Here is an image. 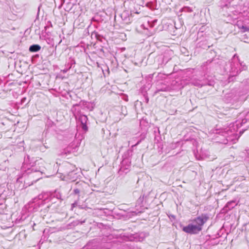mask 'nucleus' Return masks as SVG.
I'll return each instance as SVG.
<instances>
[{
	"label": "nucleus",
	"instance_id": "30",
	"mask_svg": "<svg viewBox=\"0 0 249 249\" xmlns=\"http://www.w3.org/2000/svg\"><path fill=\"white\" fill-rule=\"evenodd\" d=\"M155 140H157V141H159V139H160V136H157V135H155Z\"/></svg>",
	"mask_w": 249,
	"mask_h": 249
},
{
	"label": "nucleus",
	"instance_id": "13",
	"mask_svg": "<svg viewBox=\"0 0 249 249\" xmlns=\"http://www.w3.org/2000/svg\"><path fill=\"white\" fill-rule=\"evenodd\" d=\"M86 186V184L83 181H77L76 182L73 186L72 188L79 189L82 191H84V187Z\"/></svg>",
	"mask_w": 249,
	"mask_h": 249
},
{
	"label": "nucleus",
	"instance_id": "38",
	"mask_svg": "<svg viewBox=\"0 0 249 249\" xmlns=\"http://www.w3.org/2000/svg\"><path fill=\"white\" fill-rule=\"evenodd\" d=\"M141 141H139L137 142V143L135 144V145H138V144H139V143Z\"/></svg>",
	"mask_w": 249,
	"mask_h": 249
},
{
	"label": "nucleus",
	"instance_id": "36",
	"mask_svg": "<svg viewBox=\"0 0 249 249\" xmlns=\"http://www.w3.org/2000/svg\"><path fill=\"white\" fill-rule=\"evenodd\" d=\"M148 101H149L148 98L147 97H145V101H146V103H148Z\"/></svg>",
	"mask_w": 249,
	"mask_h": 249
},
{
	"label": "nucleus",
	"instance_id": "10",
	"mask_svg": "<svg viewBox=\"0 0 249 249\" xmlns=\"http://www.w3.org/2000/svg\"><path fill=\"white\" fill-rule=\"evenodd\" d=\"M238 201H236L235 200L230 201L227 203L224 208V210L226 212L230 211L234 208L238 204Z\"/></svg>",
	"mask_w": 249,
	"mask_h": 249
},
{
	"label": "nucleus",
	"instance_id": "7",
	"mask_svg": "<svg viewBox=\"0 0 249 249\" xmlns=\"http://www.w3.org/2000/svg\"><path fill=\"white\" fill-rule=\"evenodd\" d=\"M236 123L237 128L245 125L244 129L243 130L244 131L247 129L249 127V112H248L241 121H237Z\"/></svg>",
	"mask_w": 249,
	"mask_h": 249
},
{
	"label": "nucleus",
	"instance_id": "32",
	"mask_svg": "<svg viewBox=\"0 0 249 249\" xmlns=\"http://www.w3.org/2000/svg\"><path fill=\"white\" fill-rule=\"evenodd\" d=\"M157 131L158 132L159 134H160V130H159V128H157L156 130H154L155 133H156L157 132Z\"/></svg>",
	"mask_w": 249,
	"mask_h": 249
},
{
	"label": "nucleus",
	"instance_id": "18",
	"mask_svg": "<svg viewBox=\"0 0 249 249\" xmlns=\"http://www.w3.org/2000/svg\"><path fill=\"white\" fill-rule=\"evenodd\" d=\"M91 36H95L99 40H101V38H102V36L99 34H98V33L96 32H93L91 33Z\"/></svg>",
	"mask_w": 249,
	"mask_h": 249
},
{
	"label": "nucleus",
	"instance_id": "24",
	"mask_svg": "<svg viewBox=\"0 0 249 249\" xmlns=\"http://www.w3.org/2000/svg\"><path fill=\"white\" fill-rule=\"evenodd\" d=\"M80 223L79 221L77 220V221H73V222H71V224H70L69 225V226H77Z\"/></svg>",
	"mask_w": 249,
	"mask_h": 249
},
{
	"label": "nucleus",
	"instance_id": "33",
	"mask_svg": "<svg viewBox=\"0 0 249 249\" xmlns=\"http://www.w3.org/2000/svg\"><path fill=\"white\" fill-rule=\"evenodd\" d=\"M40 150L44 151L45 150V148H44V147L42 145L40 147Z\"/></svg>",
	"mask_w": 249,
	"mask_h": 249
},
{
	"label": "nucleus",
	"instance_id": "28",
	"mask_svg": "<svg viewBox=\"0 0 249 249\" xmlns=\"http://www.w3.org/2000/svg\"><path fill=\"white\" fill-rule=\"evenodd\" d=\"M242 30H243V31L244 32H246V31H249V28H248V27H246V26H242Z\"/></svg>",
	"mask_w": 249,
	"mask_h": 249
},
{
	"label": "nucleus",
	"instance_id": "14",
	"mask_svg": "<svg viewBox=\"0 0 249 249\" xmlns=\"http://www.w3.org/2000/svg\"><path fill=\"white\" fill-rule=\"evenodd\" d=\"M51 196L55 197L58 199H60L61 201L64 199L62 194L58 190H55L53 193L51 194Z\"/></svg>",
	"mask_w": 249,
	"mask_h": 249
},
{
	"label": "nucleus",
	"instance_id": "9",
	"mask_svg": "<svg viewBox=\"0 0 249 249\" xmlns=\"http://www.w3.org/2000/svg\"><path fill=\"white\" fill-rule=\"evenodd\" d=\"M87 120V116L85 115H80L79 117V121L81 123L82 128L85 131L88 130V126L86 125Z\"/></svg>",
	"mask_w": 249,
	"mask_h": 249
},
{
	"label": "nucleus",
	"instance_id": "31",
	"mask_svg": "<svg viewBox=\"0 0 249 249\" xmlns=\"http://www.w3.org/2000/svg\"><path fill=\"white\" fill-rule=\"evenodd\" d=\"M78 106V104H75V105H73V107H72V108H71V110L73 111V110H74V109L75 107L76 106Z\"/></svg>",
	"mask_w": 249,
	"mask_h": 249
},
{
	"label": "nucleus",
	"instance_id": "8",
	"mask_svg": "<svg viewBox=\"0 0 249 249\" xmlns=\"http://www.w3.org/2000/svg\"><path fill=\"white\" fill-rule=\"evenodd\" d=\"M159 59H160L161 61L159 64V67L163 68L164 66L171 60V57L168 53H166L162 56L160 57Z\"/></svg>",
	"mask_w": 249,
	"mask_h": 249
},
{
	"label": "nucleus",
	"instance_id": "23",
	"mask_svg": "<svg viewBox=\"0 0 249 249\" xmlns=\"http://www.w3.org/2000/svg\"><path fill=\"white\" fill-rule=\"evenodd\" d=\"M75 64V62L73 59H71L70 62L68 63V66L69 67L68 69H70L72 68L73 65Z\"/></svg>",
	"mask_w": 249,
	"mask_h": 249
},
{
	"label": "nucleus",
	"instance_id": "20",
	"mask_svg": "<svg viewBox=\"0 0 249 249\" xmlns=\"http://www.w3.org/2000/svg\"><path fill=\"white\" fill-rule=\"evenodd\" d=\"M157 22V19H154L151 21H148V24L149 25V27H150L151 28H153L155 26Z\"/></svg>",
	"mask_w": 249,
	"mask_h": 249
},
{
	"label": "nucleus",
	"instance_id": "17",
	"mask_svg": "<svg viewBox=\"0 0 249 249\" xmlns=\"http://www.w3.org/2000/svg\"><path fill=\"white\" fill-rule=\"evenodd\" d=\"M239 68V73H240L241 71L247 70V67L246 66V65L245 64H243L242 62H240Z\"/></svg>",
	"mask_w": 249,
	"mask_h": 249
},
{
	"label": "nucleus",
	"instance_id": "21",
	"mask_svg": "<svg viewBox=\"0 0 249 249\" xmlns=\"http://www.w3.org/2000/svg\"><path fill=\"white\" fill-rule=\"evenodd\" d=\"M143 201V196H140L138 199L137 200L136 204L138 206H141Z\"/></svg>",
	"mask_w": 249,
	"mask_h": 249
},
{
	"label": "nucleus",
	"instance_id": "6",
	"mask_svg": "<svg viewBox=\"0 0 249 249\" xmlns=\"http://www.w3.org/2000/svg\"><path fill=\"white\" fill-rule=\"evenodd\" d=\"M209 217L207 214H202L201 215L195 218L193 222L196 226L202 229L203 225L208 221Z\"/></svg>",
	"mask_w": 249,
	"mask_h": 249
},
{
	"label": "nucleus",
	"instance_id": "3",
	"mask_svg": "<svg viewBox=\"0 0 249 249\" xmlns=\"http://www.w3.org/2000/svg\"><path fill=\"white\" fill-rule=\"evenodd\" d=\"M34 164V162L31 160L30 156L27 155L24 158L23 165L21 167L22 172H24L27 174H30L33 172H40L39 170H37L35 168L33 167Z\"/></svg>",
	"mask_w": 249,
	"mask_h": 249
},
{
	"label": "nucleus",
	"instance_id": "26",
	"mask_svg": "<svg viewBox=\"0 0 249 249\" xmlns=\"http://www.w3.org/2000/svg\"><path fill=\"white\" fill-rule=\"evenodd\" d=\"M78 205V202L77 201H75L74 203H73L71 205V211L73 210V208L75 207H76Z\"/></svg>",
	"mask_w": 249,
	"mask_h": 249
},
{
	"label": "nucleus",
	"instance_id": "15",
	"mask_svg": "<svg viewBox=\"0 0 249 249\" xmlns=\"http://www.w3.org/2000/svg\"><path fill=\"white\" fill-rule=\"evenodd\" d=\"M41 49V47L38 44H34L29 47V51L31 52H37Z\"/></svg>",
	"mask_w": 249,
	"mask_h": 249
},
{
	"label": "nucleus",
	"instance_id": "22",
	"mask_svg": "<svg viewBox=\"0 0 249 249\" xmlns=\"http://www.w3.org/2000/svg\"><path fill=\"white\" fill-rule=\"evenodd\" d=\"M73 188V194H74L75 195H78V196H79L80 193L84 192L81 190H80L79 189H77L76 188Z\"/></svg>",
	"mask_w": 249,
	"mask_h": 249
},
{
	"label": "nucleus",
	"instance_id": "4",
	"mask_svg": "<svg viewBox=\"0 0 249 249\" xmlns=\"http://www.w3.org/2000/svg\"><path fill=\"white\" fill-rule=\"evenodd\" d=\"M191 83L195 86L202 87V86H205L206 85L213 86L215 83V82L212 77H208L202 81L198 79H194L192 80Z\"/></svg>",
	"mask_w": 249,
	"mask_h": 249
},
{
	"label": "nucleus",
	"instance_id": "2",
	"mask_svg": "<svg viewBox=\"0 0 249 249\" xmlns=\"http://www.w3.org/2000/svg\"><path fill=\"white\" fill-rule=\"evenodd\" d=\"M239 64L240 61L238 56L236 54H234L226 65L225 70L230 73L229 81L232 80V78L239 73Z\"/></svg>",
	"mask_w": 249,
	"mask_h": 249
},
{
	"label": "nucleus",
	"instance_id": "12",
	"mask_svg": "<svg viewBox=\"0 0 249 249\" xmlns=\"http://www.w3.org/2000/svg\"><path fill=\"white\" fill-rule=\"evenodd\" d=\"M170 90V88L164 84H161L160 86L158 85L157 88V90L155 91V93H158L160 91H168Z\"/></svg>",
	"mask_w": 249,
	"mask_h": 249
},
{
	"label": "nucleus",
	"instance_id": "39",
	"mask_svg": "<svg viewBox=\"0 0 249 249\" xmlns=\"http://www.w3.org/2000/svg\"><path fill=\"white\" fill-rule=\"evenodd\" d=\"M248 156L249 158V150L247 151Z\"/></svg>",
	"mask_w": 249,
	"mask_h": 249
},
{
	"label": "nucleus",
	"instance_id": "27",
	"mask_svg": "<svg viewBox=\"0 0 249 249\" xmlns=\"http://www.w3.org/2000/svg\"><path fill=\"white\" fill-rule=\"evenodd\" d=\"M42 195H39L38 198H35L33 200V202L36 203V202L38 200L41 199L42 198Z\"/></svg>",
	"mask_w": 249,
	"mask_h": 249
},
{
	"label": "nucleus",
	"instance_id": "11",
	"mask_svg": "<svg viewBox=\"0 0 249 249\" xmlns=\"http://www.w3.org/2000/svg\"><path fill=\"white\" fill-rule=\"evenodd\" d=\"M121 17L122 20L126 24H128L131 22L130 19L129 17V12L127 11H124L121 15Z\"/></svg>",
	"mask_w": 249,
	"mask_h": 249
},
{
	"label": "nucleus",
	"instance_id": "19",
	"mask_svg": "<svg viewBox=\"0 0 249 249\" xmlns=\"http://www.w3.org/2000/svg\"><path fill=\"white\" fill-rule=\"evenodd\" d=\"M205 26H202L199 30V31L197 33V37L199 36H203V33L205 30Z\"/></svg>",
	"mask_w": 249,
	"mask_h": 249
},
{
	"label": "nucleus",
	"instance_id": "29",
	"mask_svg": "<svg viewBox=\"0 0 249 249\" xmlns=\"http://www.w3.org/2000/svg\"><path fill=\"white\" fill-rule=\"evenodd\" d=\"M125 169H127V168H124V167L122 166L120 169V172H121L122 171H124Z\"/></svg>",
	"mask_w": 249,
	"mask_h": 249
},
{
	"label": "nucleus",
	"instance_id": "16",
	"mask_svg": "<svg viewBox=\"0 0 249 249\" xmlns=\"http://www.w3.org/2000/svg\"><path fill=\"white\" fill-rule=\"evenodd\" d=\"M119 111L120 112V115L122 117L125 116L127 114V110L125 106H122L120 107Z\"/></svg>",
	"mask_w": 249,
	"mask_h": 249
},
{
	"label": "nucleus",
	"instance_id": "1",
	"mask_svg": "<svg viewBox=\"0 0 249 249\" xmlns=\"http://www.w3.org/2000/svg\"><path fill=\"white\" fill-rule=\"evenodd\" d=\"M58 171L61 172L59 173L61 174L60 178L66 181H75L80 176V173L75 169V166L69 163L60 166Z\"/></svg>",
	"mask_w": 249,
	"mask_h": 249
},
{
	"label": "nucleus",
	"instance_id": "34",
	"mask_svg": "<svg viewBox=\"0 0 249 249\" xmlns=\"http://www.w3.org/2000/svg\"><path fill=\"white\" fill-rule=\"evenodd\" d=\"M128 161V160H123L122 164L123 165L125 162Z\"/></svg>",
	"mask_w": 249,
	"mask_h": 249
},
{
	"label": "nucleus",
	"instance_id": "35",
	"mask_svg": "<svg viewBox=\"0 0 249 249\" xmlns=\"http://www.w3.org/2000/svg\"><path fill=\"white\" fill-rule=\"evenodd\" d=\"M43 147H44V148H45V149H47V148H49V147H48V146L46 145L45 144H44L43 145Z\"/></svg>",
	"mask_w": 249,
	"mask_h": 249
},
{
	"label": "nucleus",
	"instance_id": "25",
	"mask_svg": "<svg viewBox=\"0 0 249 249\" xmlns=\"http://www.w3.org/2000/svg\"><path fill=\"white\" fill-rule=\"evenodd\" d=\"M71 151L69 150V147L67 148L66 149H64V151L62 153V154L67 155V154H70Z\"/></svg>",
	"mask_w": 249,
	"mask_h": 249
},
{
	"label": "nucleus",
	"instance_id": "5",
	"mask_svg": "<svg viewBox=\"0 0 249 249\" xmlns=\"http://www.w3.org/2000/svg\"><path fill=\"white\" fill-rule=\"evenodd\" d=\"M183 231L189 234H197L202 230V228L196 226L195 224H190L187 226L184 227L182 229Z\"/></svg>",
	"mask_w": 249,
	"mask_h": 249
},
{
	"label": "nucleus",
	"instance_id": "40",
	"mask_svg": "<svg viewBox=\"0 0 249 249\" xmlns=\"http://www.w3.org/2000/svg\"><path fill=\"white\" fill-rule=\"evenodd\" d=\"M84 221H83V222H81V224H82V223H84Z\"/></svg>",
	"mask_w": 249,
	"mask_h": 249
},
{
	"label": "nucleus",
	"instance_id": "37",
	"mask_svg": "<svg viewBox=\"0 0 249 249\" xmlns=\"http://www.w3.org/2000/svg\"><path fill=\"white\" fill-rule=\"evenodd\" d=\"M230 129V128H229V129H228L227 130V131H226V132L228 133V134H229Z\"/></svg>",
	"mask_w": 249,
	"mask_h": 249
}]
</instances>
